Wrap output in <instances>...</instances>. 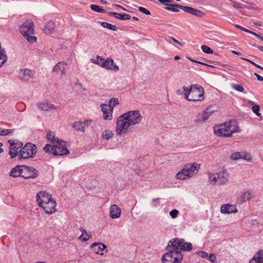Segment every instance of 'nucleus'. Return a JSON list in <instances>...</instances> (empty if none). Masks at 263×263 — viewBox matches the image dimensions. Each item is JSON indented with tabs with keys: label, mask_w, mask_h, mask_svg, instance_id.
<instances>
[{
	"label": "nucleus",
	"mask_w": 263,
	"mask_h": 263,
	"mask_svg": "<svg viewBox=\"0 0 263 263\" xmlns=\"http://www.w3.org/2000/svg\"><path fill=\"white\" fill-rule=\"evenodd\" d=\"M142 119L143 116L139 110L129 111L120 116L116 122L117 135L127 134L130 126L139 124Z\"/></svg>",
	"instance_id": "f257e3e1"
},
{
	"label": "nucleus",
	"mask_w": 263,
	"mask_h": 263,
	"mask_svg": "<svg viewBox=\"0 0 263 263\" xmlns=\"http://www.w3.org/2000/svg\"><path fill=\"white\" fill-rule=\"evenodd\" d=\"M37 204L46 214H52L56 211V201L51 195L45 191H40L36 196Z\"/></svg>",
	"instance_id": "f03ea898"
},
{
	"label": "nucleus",
	"mask_w": 263,
	"mask_h": 263,
	"mask_svg": "<svg viewBox=\"0 0 263 263\" xmlns=\"http://www.w3.org/2000/svg\"><path fill=\"white\" fill-rule=\"evenodd\" d=\"M214 132L218 136L229 137L233 133H240L241 129L235 120H231L222 124L215 125Z\"/></svg>",
	"instance_id": "7ed1b4c3"
},
{
	"label": "nucleus",
	"mask_w": 263,
	"mask_h": 263,
	"mask_svg": "<svg viewBox=\"0 0 263 263\" xmlns=\"http://www.w3.org/2000/svg\"><path fill=\"white\" fill-rule=\"evenodd\" d=\"M185 98L190 101H201L204 100V91L203 88L199 85H192L189 89L183 86Z\"/></svg>",
	"instance_id": "20e7f679"
},
{
	"label": "nucleus",
	"mask_w": 263,
	"mask_h": 263,
	"mask_svg": "<svg viewBox=\"0 0 263 263\" xmlns=\"http://www.w3.org/2000/svg\"><path fill=\"white\" fill-rule=\"evenodd\" d=\"M200 168V164L196 163L185 164L183 168L176 175V179L184 180L191 178L197 174Z\"/></svg>",
	"instance_id": "39448f33"
},
{
	"label": "nucleus",
	"mask_w": 263,
	"mask_h": 263,
	"mask_svg": "<svg viewBox=\"0 0 263 263\" xmlns=\"http://www.w3.org/2000/svg\"><path fill=\"white\" fill-rule=\"evenodd\" d=\"M53 145L47 144L43 147L46 153L53 154L54 156H62L69 153V150L65 147V142L63 141H55Z\"/></svg>",
	"instance_id": "423d86ee"
},
{
	"label": "nucleus",
	"mask_w": 263,
	"mask_h": 263,
	"mask_svg": "<svg viewBox=\"0 0 263 263\" xmlns=\"http://www.w3.org/2000/svg\"><path fill=\"white\" fill-rule=\"evenodd\" d=\"M34 24L30 20H27L20 26V32L24 37L30 43L36 41V37L34 36Z\"/></svg>",
	"instance_id": "0eeeda50"
},
{
	"label": "nucleus",
	"mask_w": 263,
	"mask_h": 263,
	"mask_svg": "<svg viewBox=\"0 0 263 263\" xmlns=\"http://www.w3.org/2000/svg\"><path fill=\"white\" fill-rule=\"evenodd\" d=\"M167 252L165 253L162 258V263H181L183 256L180 251L175 250L169 246H167Z\"/></svg>",
	"instance_id": "6e6552de"
},
{
	"label": "nucleus",
	"mask_w": 263,
	"mask_h": 263,
	"mask_svg": "<svg viewBox=\"0 0 263 263\" xmlns=\"http://www.w3.org/2000/svg\"><path fill=\"white\" fill-rule=\"evenodd\" d=\"M209 178L211 183L224 185L228 181L229 174L226 170H222L216 173H209Z\"/></svg>",
	"instance_id": "1a4fd4ad"
},
{
	"label": "nucleus",
	"mask_w": 263,
	"mask_h": 263,
	"mask_svg": "<svg viewBox=\"0 0 263 263\" xmlns=\"http://www.w3.org/2000/svg\"><path fill=\"white\" fill-rule=\"evenodd\" d=\"M90 62L93 64L98 65L101 67L107 70H111L115 71H117L119 70V67L115 64L113 59L111 58H108L105 59L101 56L97 55L96 60L91 59H90Z\"/></svg>",
	"instance_id": "9d476101"
},
{
	"label": "nucleus",
	"mask_w": 263,
	"mask_h": 263,
	"mask_svg": "<svg viewBox=\"0 0 263 263\" xmlns=\"http://www.w3.org/2000/svg\"><path fill=\"white\" fill-rule=\"evenodd\" d=\"M37 152L35 144L28 142L19 151V159H28L32 158Z\"/></svg>",
	"instance_id": "9b49d317"
},
{
	"label": "nucleus",
	"mask_w": 263,
	"mask_h": 263,
	"mask_svg": "<svg viewBox=\"0 0 263 263\" xmlns=\"http://www.w3.org/2000/svg\"><path fill=\"white\" fill-rule=\"evenodd\" d=\"M168 246L175 250L191 251L192 245L190 242H185L183 239L174 238L168 242Z\"/></svg>",
	"instance_id": "f8f14e48"
},
{
	"label": "nucleus",
	"mask_w": 263,
	"mask_h": 263,
	"mask_svg": "<svg viewBox=\"0 0 263 263\" xmlns=\"http://www.w3.org/2000/svg\"><path fill=\"white\" fill-rule=\"evenodd\" d=\"M21 174L25 179L35 178L38 176V171L32 167L23 165Z\"/></svg>",
	"instance_id": "ddd939ff"
},
{
	"label": "nucleus",
	"mask_w": 263,
	"mask_h": 263,
	"mask_svg": "<svg viewBox=\"0 0 263 263\" xmlns=\"http://www.w3.org/2000/svg\"><path fill=\"white\" fill-rule=\"evenodd\" d=\"M90 247L96 254L101 255H103L104 252L107 253L108 251L106 246L102 243L95 242L93 243Z\"/></svg>",
	"instance_id": "4468645a"
},
{
	"label": "nucleus",
	"mask_w": 263,
	"mask_h": 263,
	"mask_svg": "<svg viewBox=\"0 0 263 263\" xmlns=\"http://www.w3.org/2000/svg\"><path fill=\"white\" fill-rule=\"evenodd\" d=\"M220 212L222 214H235L238 212V210L235 205L224 204L221 206Z\"/></svg>",
	"instance_id": "2eb2a0df"
},
{
	"label": "nucleus",
	"mask_w": 263,
	"mask_h": 263,
	"mask_svg": "<svg viewBox=\"0 0 263 263\" xmlns=\"http://www.w3.org/2000/svg\"><path fill=\"white\" fill-rule=\"evenodd\" d=\"M101 107L103 114V119L105 120H111L112 119L113 112L111 106L107 104H101Z\"/></svg>",
	"instance_id": "dca6fc26"
},
{
	"label": "nucleus",
	"mask_w": 263,
	"mask_h": 263,
	"mask_svg": "<svg viewBox=\"0 0 263 263\" xmlns=\"http://www.w3.org/2000/svg\"><path fill=\"white\" fill-rule=\"evenodd\" d=\"M22 146V143L21 142L10 143L9 154L11 158H15L17 155L18 156V149Z\"/></svg>",
	"instance_id": "f3484780"
},
{
	"label": "nucleus",
	"mask_w": 263,
	"mask_h": 263,
	"mask_svg": "<svg viewBox=\"0 0 263 263\" xmlns=\"http://www.w3.org/2000/svg\"><path fill=\"white\" fill-rule=\"evenodd\" d=\"M121 214V209L116 204L110 206L109 209V216L112 219L119 218Z\"/></svg>",
	"instance_id": "a211bd4d"
},
{
	"label": "nucleus",
	"mask_w": 263,
	"mask_h": 263,
	"mask_svg": "<svg viewBox=\"0 0 263 263\" xmlns=\"http://www.w3.org/2000/svg\"><path fill=\"white\" fill-rule=\"evenodd\" d=\"M34 71L29 69L24 68L20 70L21 78L23 79L29 80L33 78Z\"/></svg>",
	"instance_id": "6ab92c4d"
},
{
	"label": "nucleus",
	"mask_w": 263,
	"mask_h": 263,
	"mask_svg": "<svg viewBox=\"0 0 263 263\" xmlns=\"http://www.w3.org/2000/svg\"><path fill=\"white\" fill-rule=\"evenodd\" d=\"M252 193L249 190H243L239 197V200L241 203H243L250 200L253 198Z\"/></svg>",
	"instance_id": "aec40b11"
},
{
	"label": "nucleus",
	"mask_w": 263,
	"mask_h": 263,
	"mask_svg": "<svg viewBox=\"0 0 263 263\" xmlns=\"http://www.w3.org/2000/svg\"><path fill=\"white\" fill-rule=\"evenodd\" d=\"M37 106L40 109L46 111L57 109L53 104L48 102L40 103L37 104Z\"/></svg>",
	"instance_id": "412c9836"
},
{
	"label": "nucleus",
	"mask_w": 263,
	"mask_h": 263,
	"mask_svg": "<svg viewBox=\"0 0 263 263\" xmlns=\"http://www.w3.org/2000/svg\"><path fill=\"white\" fill-rule=\"evenodd\" d=\"M67 64L64 62H59L53 68V71L63 75L66 72Z\"/></svg>",
	"instance_id": "4be33fe9"
},
{
	"label": "nucleus",
	"mask_w": 263,
	"mask_h": 263,
	"mask_svg": "<svg viewBox=\"0 0 263 263\" xmlns=\"http://www.w3.org/2000/svg\"><path fill=\"white\" fill-rule=\"evenodd\" d=\"M184 8V11L192 14L195 16H198V17H202L204 15V13L200 10H197L194 8L189 7V6H185V7H183Z\"/></svg>",
	"instance_id": "5701e85b"
},
{
	"label": "nucleus",
	"mask_w": 263,
	"mask_h": 263,
	"mask_svg": "<svg viewBox=\"0 0 263 263\" xmlns=\"http://www.w3.org/2000/svg\"><path fill=\"white\" fill-rule=\"evenodd\" d=\"M211 109V107L207 108L203 112V114L201 116V117L198 118L197 122H204L206 121L209 118L212 114L214 112V111L212 110Z\"/></svg>",
	"instance_id": "b1692460"
},
{
	"label": "nucleus",
	"mask_w": 263,
	"mask_h": 263,
	"mask_svg": "<svg viewBox=\"0 0 263 263\" xmlns=\"http://www.w3.org/2000/svg\"><path fill=\"white\" fill-rule=\"evenodd\" d=\"M249 263H263V251H258L250 260Z\"/></svg>",
	"instance_id": "393cba45"
},
{
	"label": "nucleus",
	"mask_w": 263,
	"mask_h": 263,
	"mask_svg": "<svg viewBox=\"0 0 263 263\" xmlns=\"http://www.w3.org/2000/svg\"><path fill=\"white\" fill-rule=\"evenodd\" d=\"M55 24L52 21L48 22L44 26V31L47 34H51L54 31Z\"/></svg>",
	"instance_id": "a878e982"
},
{
	"label": "nucleus",
	"mask_w": 263,
	"mask_h": 263,
	"mask_svg": "<svg viewBox=\"0 0 263 263\" xmlns=\"http://www.w3.org/2000/svg\"><path fill=\"white\" fill-rule=\"evenodd\" d=\"M183 7H185V6L180 5L179 4H171L170 7H166L165 9L168 11L177 12L179 11V9L184 10V8Z\"/></svg>",
	"instance_id": "bb28decb"
},
{
	"label": "nucleus",
	"mask_w": 263,
	"mask_h": 263,
	"mask_svg": "<svg viewBox=\"0 0 263 263\" xmlns=\"http://www.w3.org/2000/svg\"><path fill=\"white\" fill-rule=\"evenodd\" d=\"M22 168V166H17L13 168L9 172V175L13 177H17L21 176V170Z\"/></svg>",
	"instance_id": "cd10ccee"
},
{
	"label": "nucleus",
	"mask_w": 263,
	"mask_h": 263,
	"mask_svg": "<svg viewBox=\"0 0 263 263\" xmlns=\"http://www.w3.org/2000/svg\"><path fill=\"white\" fill-rule=\"evenodd\" d=\"M72 127L77 131H80L83 133L85 132V123L82 121H78L74 122Z\"/></svg>",
	"instance_id": "c85d7f7f"
},
{
	"label": "nucleus",
	"mask_w": 263,
	"mask_h": 263,
	"mask_svg": "<svg viewBox=\"0 0 263 263\" xmlns=\"http://www.w3.org/2000/svg\"><path fill=\"white\" fill-rule=\"evenodd\" d=\"M113 132L109 129H106L104 130L102 133V139L106 140H108L112 138L113 137Z\"/></svg>",
	"instance_id": "c756f323"
},
{
	"label": "nucleus",
	"mask_w": 263,
	"mask_h": 263,
	"mask_svg": "<svg viewBox=\"0 0 263 263\" xmlns=\"http://www.w3.org/2000/svg\"><path fill=\"white\" fill-rule=\"evenodd\" d=\"M101 25L102 27H103L104 28H106L107 29H109L110 30H112L114 31H116L118 29L117 27L115 25H112V24L108 23L107 22H101Z\"/></svg>",
	"instance_id": "7c9ffc66"
},
{
	"label": "nucleus",
	"mask_w": 263,
	"mask_h": 263,
	"mask_svg": "<svg viewBox=\"0 0 263 263\" xmlns=\"http://www.w3.org/2000/svg\"><path fill=\"white\" fill-rule=\"evenodd\" d=\"M90 8L92 10L97 12H100V13H105L106 12V11L102 8V7H101L99 6H98L97 5L92 4L90 5Z\"/></svg>",
	"instance_id": "2f4dec72"
},
{
	"label": "nucleus",
	"mask_w": 263,
	"mask_h": 263,
	"mask_svg": "<svg viewBox=\"0 0 263 263\" xmlns=\"http://www.w3.org/2000/svg\"><path fill=\"white\" fill-rule=\"evenodd\" d=\"M91 237L90 233L86 232L85 233L82 234L79 237V239L83 241H86L89 240Z\"/></svg>",
	"instance_id": "473e14b6"
},
{
	"label": "nucleus",
	"mask_w": 263,
	"mask_h": 263,
	"mask_svg": "<svg viewBox=\"0 0 263 263\" xmlns=\"http://www.w3.org/2000/svg\"><path fill=\"white\" fill-rule=\"evenodd\" d=\"M116 18L121 20H129L131 18L130 15L123 13V14H119L118 13V15L116 16Z\"/></svg>",
	"instance_id": "72a5a7b5"
},
{
	"label": "nucleus",
	"mask_w": 263,
	"mask_h": 263,
	"mask_svg": "<svg viewBox=\"0 0 263 263\" xmlns=\"http://www.w3.org/2000/svg\"><path fill=\"white\" fill-rule=\"evenodd\" d=\"M119 104V100L118 98H112L109 100V104L108 106H111V109L113 110L114 107Z\"/></svg>",
	"instance_id": "f704fd0d"
},
{
	"label": "nucleus",
	"mask_w": 263,
	"mask_h": 263,
	"mask_svg": "<svg viewBox=\"0 0 263 263\" xmlns=\"http://www.w3.org/2000/svg\"><path fill=\"white\" fill-rule=\"evenodd\" d=\"M46 138L48 141L51 142L53 144V142H55V141H59L58 139L54 138V136L53 133H51V132H49V133H47V134L46 135Z\"/></svg>",
	"instance_id": "c9c22d12"
},
{
	"label": "nucleus",
	"mask_w": 263,
	"mask_h": 263,
	"mask_svg": "<svg viewBox=\"0 0 263 263\" xmlns=\"http://www.w3.org/2000/svg\"><path fill=\"white\" fill-rule=\"evenodd\" d=\"M13 132L12 129H5L3 128H0V135L7 136L11 134Z\"/></svg>",
	"instance_id": "e433bc0d"
},
{
	"label": "nucleus",
	"mask_w": 263,
	"mask_h": 263,
	"mask_svg": "<svg viewBox=\"0 0 263 263\" xmlns=\"http://www.w3.org/2000/svg\"><path fill=\"white\" fill-rule=\"evenodd\" d=\"M241 153L236 152L232 154L231 155V158L233 160H237L241 159Z\"/></svg>",
	"instance_id": "4c0bfd02"
},
{
	"label": "nucleus",
	"mask_w": 263,
	"mask_h": 263,
	"mask_svg": "<svg viewBox=\"0 0 263 263\" xmlns=\"http://www.w3.org/2000/svg\"><path fill=\"white\" fill-rule=\"evenodd\" d=\"M241 159H245L248 162H250L252 160V157L249 154H246L245 153H241Z\"/></svg>",
	"instance_id": "58836bf2"
},
{
	"label": "nucleus",
	"mask_w": 263,
	"mask_h": 263,
	"mask_svg": "<svg viewBox=\"0 0 263 263\" xmlns=\"http://www.w3.org/2000/svg\"><path fill=\"white\" fill-rule=\"evenodd\" d=\"M232 88L234 90L238 91L239 92H243L244 91V88L241 85L233 84Z\"/></svg>",
	"instance_id": "ea45409f"
},
{
	"label": "nucleus",
	"mask_w": 263,
	"mask_h": 263,
	"mask_svg": "<svg viewBox=\"0 0 263 263\" xmlns=\"http://www.w3.org/2000/svg\"><path fill=\"white\" fill-rule=\"evenodd\" d=\"M201 49L204 53H213V50L208 46L206 45H202L201 46Z\"/></svg>",
	"instance_id": "a19ab883"
},
{
	"label": "nucleus",
	"mask_w": 263,
	"mask_h": 263,
	"mask_svg": "<svg viewBox=\"0 0 263 263\" xmlns=\"http://www.w3.org/2000/svg\"><path fill=\"white\" fill-rule=\"evenodd\" d=\"M231 5L234 7V8H236L237 9L242 8H243V5L241 4V3L237 1H233L232 2Z\"/></svg>",
	"instance_id": "79ce46f5"
},
{
	"label": "nucleus",
	"mask_w": 263,
	"mask_h": 263,
	"mask_svg": "<svg viewBox=\"0 0 263 263\" xmlns=\"http://www.w3.org/2000/svg\"><path fill=\"white\" fill-rule=\"evenodd\" d=\"M179 213V212L178 210L176 209H173L170 212V215L172 218L174 219L178 216Z\"/></svg>",
	"instance_id": "37998d69"
},
{
	"label": "nucleus",
	"mask_w": 263,
	"mask_h": 263,
	"mask_svg": "<svg viewBox=\"0 0 263 263\" xmlns=\"http://www.w3.org/2000/svg\"><path fill=\"white\" fill-rule=\"evenodd\" d=\"M259 110H260V107L259 105H253L252 110L257 116H259L260 115V114L259 113Z\"/></svg>",
	"instance_id": "c03bdc74"
},
{
	"label": "nucleus",
	"mask_w": 263,
	"mask_h": 263,
	"mask_svg": "<svg viewBox=\"0 0 263 263\" xmlns=\"http://www.w3.org/2000/svg\"><path fill=\"white\" fill-rule=\"evenodd\" d=\"M138 10L140 12L146 14V15H150L151 14V12L150 11L146 9V8L143 7H139L138 8Z\"/></svg>",
	"instance_id": "a18cd8bd"
},
{
	"label": "nucleus",
	"mask_w": 263,
	"mask_h": 263,
	"mask_svg": "<svg viewBox=\"0 0 263 263\" xmlns=\"http://www.w3.org/2000/svg\"><path fill=\"white\" fill-rule=\"evenodd\" d=\"M198 255L200 257L203 258H206L208 257V254L206 252L203 251H200L198 253Z\"/></svg>",
	"instance_id": "49530a36"
},
{
	"label": "nucleus",
	"mask_w": 263,
	"mask_h": 263,
	"mask_svg": "<svg viewBox=\"0 0 263 263\" xmlns=\"http://www.w3.org/2000/svg\"><path fill=\"white\" fill-rule=\"evenodd\" d=\"M216 257L214 254H211L209 256V260L212 262L216 261Z\"/></svg>",
	"instance_id": "de8ad7c7"
},
{
	"label": "nucleus",
	"mask_w": 263,
	"mask_h": 263,
	"mask_svg": "<svg viewBox=\"0 0 263 263\" xmlns=\"http://www.w3.org/2000/svg\"><path fill=\"white\" fill-rule=\"evenodd\" d=\"M152 202L154 204V206H156L160 204V198H154L153 199Z\"/></svg>",
	"instance_id": "09e8293b"
},
{
	"label": "nucleus",
	"mask_w": 263,
	"mask_h": 263,
	"mask_svg": "<svg viewBox=\"0 0 263 263\" xmlns=\"http://www.w3.org/2000/svg\"><path fill=\"white\" fill-rule=\"evenodd\" d=\"M159 1L162 4L170 6L171 4L169 3L172 2V0H159Z\"/></svg>",
	"instance_id": "8fccbe9b"
},
{
	"label": "nucleus",
	"mask_w": 263,
	"mask_h": 263,
	"mask_svg": "<svg viewBox=\"0 0 263 263\" xmlns=\"http://www.w3.org/2000/svg\"><path fill=\"white\" fill-rule=\"evenodd\" d=\"M83 123H85V126L88 127L92 123V120H85Z\"/></svg>",
	"instance_id": "3c124183"
},
{
	"label": "nucleus",
	"mask_w": 263,
	"mask_h": 263,
	"mask_svg": "<svg viewBox=\"0 0 263 263\" xmlns=\"http://www.w3.org/2000/svg\"><path fill=\"white\" fill-rule=\"evenodd\" d=\"M242 60H244L246 61H248L249 62V63H250L251 64H252V65H253L254 66H255V67H257L258 64H256L255 63H254V62L249 60V59H245V58H241Z\"/></svg>",
	"instance_id": "603ef678"
},
{
	"label": "nucleus",
	"mask_w": 263,
	"mask_h": 263,
	"mask_svg": "<svg viewBox=\"0 0 263 263\" xmlns=\"http://www.w3.org/2000/svg\"><path fill=\"white\" fill-rule=\"evenodd\" d=\"M254 75L257 77V80L259 81H263V77L257 73H255Z\"/></svg>",
	"instance_id": "864d4df0"
},
{
	"label": "nucleus",
	"mask_w": 263,
	"mask_h": 263,
	"mask_svg": "<svg viewBox=\"0 0 263 263\" xmlns=\"http://www.w3.org/2000/svg\"><path fill=\"white\" fill-rule=\"evenodd\" d=\"M112 6L117 7L118 8H120L122 9L124 11H127V10L125 8H124L123 7H122V6H121L120 5H118V4H113Z\"/></svg>",
	"instance_id": "5fc2aeb1"
},
{
	"label": "nucleus",
	"mask_w": 263,
	"mask_h": 263,
	"mask_svg": "<svg viewBox=\"0 0 263 263\" xmlns=\"http://www.w3.org/2000/svg\"><path fill=\"white\" fill-rule=\"evenodd\" d=\"M108 14L109 16H114L115 18L116 17V16L118 15V13L117 12H109L108 13Z\"/></svg>",
	"instance_id": "6e6d98bb"
},
{
	"label": "nucleus",
	"mask_w": 263,
	"mask_h": 263,
	"mask_svg": "<svg viewBox=\"0 0 263 263\" xmlns=\"http://www.w3.org/2000/svg\"><path fill=\"white\" fill-rule=\"evenodd\" d=\"M242 30L245 31V32H247V33H250V34H252V32H253V31H251V30H249V29H247V28H246L245 27L243 28Z\"/></svg>",
	"instance_id": "4d7b16f0"
},
{
	"label": "nucleus",
	"mask_w": 263,
	"mask_h": 263,
	"mask_svg": "<svg viewBox=\"0 0 263 263\" xmlns=\"http://www.w3.org/2000/svg\"><path fill=\"white\" fill-rule=\"evenodd\" d=\"M171 39H172V40H173L175 43H177V44H179V45H181V43L180 42H179L178 40H177L176 39H175L174 37H172H172H171Z\"/></svg>",
	"instance_id": "13d9d810"
},
{
	"label": "nucleus",
	"mask_w": 263,
	"mask_h": 263,
	"mask_svg": "<svg viewBox=\"0 0 263 263\" xmlns=\"http://www.w3.org/2000/svg\"><path fill=\"white\" fill-rule=\"evenodd\" d=\"M252 34L254 35L255 36H256L258 39H259V37L260 36V35H259V34H257L256 33H255V32H254L253 31L252 32Z\"/></svg>",
	"instance_id": "bf43d9fd"
},
{
	"label": "nucleus",
	"mask_w": 263,
	"mask_h": 263,
	"mask_svg": "<svg viewBox=\"0 0 263 263\" xmlns=\"http://www.w3.org/2000/svg\"><path fill=\"white\" fill-rule=\"evenodd\" d=\"M79 230L82 232V234H84V233H85L86 232H87L85 231V230L82 227H81Z\"/></svg>",
	"instance_id": "052dcab7"
},
{
	"label": "nucleus",
	"mask_w": 263,
	"mask_h": 263,
	"mask_svg": "<svg viewBox=\"0 0 263 263\" xmlns=\"http://www.w3.org/2000/svg\"><path fill=\"white\" fill-rule=\"evenodd\" d=\"M232 52H233V53H234L235 54L237 55H240V54H241V53H240V52H238V51H234V50H233V51H232Z\"/></svg>",
	"instance_id": "680f3d73"
},
{
	"label": "nucleus",
	"mask_w": 263,
	"mask_h": 263,
	"mask_svg": "<svg viewBox=\"0 0 263 263\" xmlns=\"http://www.w3.org/2000/svg\"><path fill=\"white\" fill-rule=\"evenodd\" d=\"M176 93L178 95H180L182 93V90H178L176 91Z\"/></svg>",
	"instance_id": "e2e57ef3"
},
{
	"label": "nucleus",
	"mask_w": 263,
	"mask_h": 263,
	"mask_svg": "<svg viewBox=\"0 0 263 263\" xmlns=\"http://www.w3.org/2000/svg\"><path fill=\"white\" fill-rule=\"evenodd\" d=\"M235 26L236 28H238V29H240V30H242V29H243V27H242V26H239V25H235Z\"/></svg>",
	"instance_id": "0e129e2a"
},
{
	"label": "nucleus",
	"mask_w": 263,
	"mask_h": 263,
	"mask_svg": "<svg viewBox=\"0 0 263 263\" xmlns=\"http://www.w3.org/2000/svg\"><path fill=\"white\" fill-rule=\"evenodd\" d=\"M198 64H201V65H206V66H210V65H208V64H206L203 62H200V61H197V63Z\"/></svg>",
	"instance_id": "69168bd1"
},
{
	"label": "nucleus",
	"mask_w": 263,
	"mask_h": 263,
	"mask_svg": "<svg viewBox=\"0 0 263 263\" xmlns=\"http://www.w3.org/2000/svg\"><path fill=\"white\" fill-rule=\"evenodd\" d=\"M257 48L259 50H260L261 51H263V47L261 46H258Z\"/></svg>",
	"instance_id": "338daca9"
},
{
	"label": "nucleus",
	"mask_w": 263,
	"mask_h": 263,
	"mask_svg": "<svg viewBox=\"0 0 263 263\" xmlns=\"http://www.w3.org/2000/svg\"><path fill=\"white\" fill-rule=\"evenodd\" d=\"M180 59V57L178 55H176L174 57V59L175 60H179Z\"/></svg>",
	"instance_id": "774afa93"
}]
</instances>
